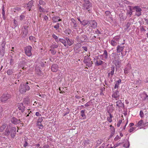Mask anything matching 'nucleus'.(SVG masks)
I'll use <instances>...</instances> for the list:
<instances>
[{"instance_id": "nucleus-1", "label": "nucleus", "mask_w": 148, "mask_h": 148, "mask_svg": "<svg viewBox=\"0 0 148 148\" xmlns=\"http://www.w3.org/2000/svg\"><path fill=\"white\" fill-rule=\"evenodd\" d=\"M30 84L28 82L24 84H20L19 88V91L22 94H24L26 92V90L28 91L30 90Z\"/></svg>"}, {"instance_id": "nucleus-2", "label": "nucleus", "mask_w": 148, "mask_h": 148, "mask_svg": "<svg viewBox=\"0 0 148 148\" xmlns=\"http://www.w3.org/2000/svg\"><path fill=\"white\" fill-rule=\"evenodd\" d=\"M82 32L79 33V35L77 36L76 40L79 43H83L84 42L88 40V39L86 35L83 34L81 35Z\"/></svg>"}, {"instance_id": "nucleus-3", "label": "nucleus", "mask_w": 148, "mask_h": 148, "mask_svg": "<svg viewBox=\"0 0 148 148\" xmlns=\"http://www.w3.org/2000/svg\"><path fill=\"white\" fill-rule=\"evenodd\" d=\"M11 97V95L8 94H3L1 96L0 98L1 102L3 103H5Z\"/></svg>"}, {"instance_id": "nucleus-4", "label": "nucleus", "mask_w": 148, "mask_h": 148, "mask_svg": "<svg viewBox=\"0 0 148 148\" xmlns=\"http://www.w3.org/2000/svg\"><path fill=\"white\" fill-rule=\"evenodd\" d=\"M32 47L29 45L25 47L24 48V51L26 55L30 57L32 55Z\"/></svg>"}, {"instance_id": "nucleus-5", "label": "nucleus", "mask_w": 148, "mask_h": 148, "mask_svg": "<svg viewBox=\"0 0 148 148\" xmlns=\"http://www.w3.org/2000/svg\"><path fill=\"white\" fill-rule=\"evenodd\" d=\"M26 104L25 103H18L17 106L18 110L21 111L22 113L23 112L25 111V108L26 106V104H27L28 101H26Z\"/></svg>"}, {"instance_id": "nucleus-6", "label": "nucleus", "mask_w": 148, "mask_h": 148, "mask_svg": "<svg viewBox=\"0 0 148 148\" xmlns=\"http://www.w3.org/2000/svg\"><path fill=\"white\" fill-rule=\"evenodd\" d=\"M11 127H12V124H10L7 126L5 132L3 133L4 135L8 136L10 134Z\"/></svg>"}, {"instance_id": "nucleus-7", "label": "nucleus", "mask_w": 148, "mask_h": 148, "mask_svg": "<svg viewBox=\"0 0 148 148\" xmlns=\"http://www.w3.org/2000/svg\"><path fill=\"white\" fill-rule=\"evenodd\" d=\"M10 135L11 137L14 138L16 135V128L15 127H11Z\"/></svg>"}, {"instance_id": "nucleus-8", "label": "nucleus", "mask_w": 148, "mask_h": 148, "mask_svg": "<svg viewBox=\"0 0 148 148\" xmlns=\"http://www.w3.org/2000/svg\"><path fill=\"white\" fill-rule=\"evenodd\" d=\"M11 122L15 125H17L21 122L20 119H18L15 117H13L11 119Z\"/></svg>"}, {"instance_id": "nucleus-9", "label": "nucleus", "mask_w": 148, "mask_h": 148, "mask_svg": "<svg viewBox=\"0 0 148 148\" xmlns=\"http://www.w3.org/2000/svg\"><path fill=\"white\" fill-rule=\"evenodd\" d=\"M89 24L90 25V26L93 28L96 27L97 26V23L95 21L93 20L89 21Z\"/></svg>"}, {"instance_id": "nucleus-10", "label": "nucleus", "mask_w": 148, "mask_h": 148, "mask_svg": "<svg viewBox=\"0 0 148 148\" xmlns=\"http://www.w3.org/2000/svg\"><path fill=\"white\" fill-rule=\"evenodd\" d=\"M94 62L95 61V64L96 66H98L101 65L103 62L99 59L94 58Z\"/></svg>"}, {"instance_id": "nucleus-11", "label": "nucleus", "mask_w": 148, "mask_h": 148, "mask_svg": "<svg viewBox=\"0 0 148 148\" xmlns=\"http://www.w3.org/2000/svg\"><path fill=\"white\" fill-rule=\"evenodd\" d=\"M127 7L129 9V10H127L126 12V15H130V17H131L132 14V12H133L132 9V6H128Z\"/></svg>"}, {"instance_id": "nucleus-12", "label": "nucleus", "mask_w": 148, "mask_h": 148, "mask_svg": "<svg viewBox=\"0 0 148 148\" xmlns=\"http://www.w3.org/2000/svg\"><path fill=\"white\" fill-rule=\"evenodd\" d=\"M71 25L74 29H76V27H77V24L76 21L74 18H72L71 19Z\"/></svg>"}, {"instance_id": "nucleus-13", "label": "nucleus", "mask_w": 148, "mask_h": 148, "mask_svg": "<svg viewBox=\"0 0 148 148\" xmlns=\"http://www.w3.org/2000/svg\"><path fill=\"white\" fill-rule=\"evenodd\" d=\"M58 69V66L56 64H53L51 67V70L53 72H57Z\"/></svg>"}, {"instance_id": "nucleus-14", "label": "nucleus", "mask_w": 148, "mask_h": 148, "mask_svg": "<svg viewBox=\"0 0 148 148\" xmlns=\"http://www.w3.org/2000/svg\"><path fill=\"white\" fill-rule=\"evenodd\" d=\"M119 92L117 89L115 91L113 94L112 95V97L115 99L119 98Z\"/></svg>"}, {"instance_id": "nucleus-15", "label": "nucleus", "mask_w": 148, "mask_h": 148, "mask_svg": "<svg viewBox=\"0 0 148 148\" xmlns=\"http://www.w3.org/2000/svg\"><path fill=\"white\" fill-rule=\"evenodd\" d=\"M124 48V46L121 45V44H120V45H118L116 47L117 52L120 53L122 52Z\"/></svg>"}, {"instance_id": "nucleus-16", "label": "nucleus", "mask_w": 148, "mask_h": 148, "mask_svg": "<svg viewBox=\"0 0 148 148\" xmlns=\"http://www.w3.org/2000/svg\"><path fill=\"white\" fill-rule=\"evenodd\" d=\"M33 1L31 0L29 1L28 3L26 5H27V7L28 8L29 11L31 10L32 6L34 5H33Z\"/></svg>"}, {"instance_id": "nucleus-17", "label": "nucleus", "mask_w": 148, "mask_h": 148, "mask_svg": "<svg viewBox=\"0 0 148 148\" xmlns=\"http://www.w3.org/2000/svg\"><path fill=\"white\" fill-rule=\"evenodd\" d=\"M92 7V5L90 3L89 4H83V9L84 10H88L90 7Z\"/></svg>"}, {"instance_id": "nucleus-18", "label": "nucleus", "mask_w": 148, "mask_h": 148, "mask_svg": "<svg viewBox=\"0 0 148 148\" xmlns=\"http://www.w3.org/2000/svg\"><path fill=\"white\" fill-rule=\"evenodd\" d=\"M65 40L67 42L68 45L69 46H71L74 43L73 40L72 39H70L68 38H66Z\"/></svg>"}, {"instance_id": "nucleus-19", "label": "nucleus", "mask_w": 148, "mask_h": 148, "mask_svg": "<svg viewBox=\"0 0 148 148\" xmlns=\"http://www.w3.org/2000/svg\"><path fill=\"white\" fill-rule=\"evenodd\" d=\"M116 106L118 108L122 107L124 106V104L122 103L121 101L120 100H118L116 102Z\"/></svg>"}, {"instance_id": "nucleus-20", "label": "nucleus", "mask_w": 148, "mask_h": 148, "mask_svg": "<svg viewBox=\"0 0 148 148\" xmlns=\"http://www.w3.org/2000/svg\"><path fill=\"white\" fill-rule=\"evenodd\" d=\"M143 97H142V100L143 101H145L148 99V95L145 92H144L142 94Z\"/></svg>"}, {"instance_id": "nucleus-21", "label": "nucleus", "mask_w": 148, "mask_h": 148, "mask_svg": "<svg viewBox=\"0 0 148 148\" xmlns=\"http://www.w3.org/2000/svg\"><path fill=\"white\" fill-rule=\"evenodd\" d=\"M132 9L135 10L136 12H141L142 10L138 6H132Z\"/></svg>"}, {"instance_id": "nucleus-22", "label": "nucleus", "mask_w": 148, "mask_h": 148, "mask_svg": "<svg viewBox=\"0 0 148 148\" xmlns=\"http://www.w3.org/2000/svg\"><path fill=\"white\" fill-rule=\"evenodd\" d=\"M21 63L23 65H25L27 63V60L24 57H22L21 59Z\"/></svg>"}, {"instance_id": "nucleus-23", "label": "nucleus", "mask_w": 148, "mask_h": 148, "mask_svg": "<svg viewBox=\"0 0 148 148\" xmlns=\"http://www.w3.org/2000/svg\"><path fill=\"white\" fill-rule=\"evenodd\" d=\"M89 21L84 20L81 22V24L84 26L89 23Z\"/></svg>"}, {"instance_id": "nucleus-24", "label": "nucleus", "mask_w": 148, "mask_h": 148, "mask_svg": "<svg viewBox=\"0 0 148 148\" xmlns=\"http://www.w3.org/2000/svg\"><path fill=\"white\" fill-rule=\"evenodd\" d=\"M85 111V110H82L81 112V116L83 118V119H84L86 118V116L84 113Z\"/></svg>"}, {"instance_id": "nucleus-25", "label": "nucleus", "mask_w": 148, "mask_h": 148, "mask_svg": "<svg viewBox=\"0 0 148 148\" xmlns=\"http://www.w3.org/2000/svg\"><path fill=\"white\" fill-rule=\"evenodd\" d=\"M14 72V70L13 69H8L7 71V73L8 75H12Z\"/></svg>"}, {"instance_id": "nucleus-26", "label": "nucleus", "mask_w": 148, "mask_h": 148, "mask_svg": "<svg viewBox=\"0 0 148 148\" xmlns=\"http://www.w3.org/2000/svg\"><path fill=\"white\" fill-rule=\"evenodd\" d=\"M66 41V40L60 38L59 39V41L63 43L65 46L67 45Z\"/></svg>"}, {"instance_id": "nucleus-27", "label": "nucleus", "mask_w": 148, "mask_h": 148, "mask_svg": "<svg viewBox=\"0 0 148 148\" xmlns=\"http://www.w3.org/2000/svg\"><path fill=\"white\" fill-rule=\"evenodd\" d=\"M143 121L142 120H141L138 122V123L136 125V126L137 127H140V128H141V127H140L141 126L142 127L143 126Z\"/></svg>"}, {"instance_id": "nucleus-28", "label": "nucleus", "mask_w": 148, "mask_h": 148, "mask_svg": "<svg viewBox=\"0 0 148 148\" xmlns=\"http://www.w3.org/2000/svg\"><path fill=\"white\" fill-rule=\"evenodd\" d=\"M60 18L58 16H54L52 17V19L53 22L56 23L58 22V19Z\"/></svg>"}, {"instance_id": "nucleus-29", "label": "nucleus", "mask_w": 148, "mask_h": 148, "mask_svg": "<svg viewBox=\"0 0 148 148\" xmlns=\"http://www.w3.org/2000/svg\"><path fill=\"white\" fill-rule=\"evenodd\" d=\"M5 53V48H1L0 49V54L2 56H3Z\"/></svg>"}, {"instance_id": "nucleus-30", "label": "nucleus", "mask_w": 148, "mask_h": 148, "mask_svg": "<svg viewBox=\"0 0 148 148\" xmlns=\"http://www.w3.org/2000/svg\"><path fill=\"white\" fill-rule=\"evenodd\" d=\"M110 44L113 46H116L117 45V43L114 40L112 39L111 41Z\"/></svg>"}, {"instance_id": "nucleus-31", "label": "nucleus", "mask_w": 148, "mask_h": 148, "mask_svg": "<svg viewBox=\"0 0 148 148\" xmlns=\"http://www.w3.org/2000/svg\"><path fill=\"white\" fill-rule=\"evenodd\" d=\"M90 141L89 140H85L83 144V145L84 147H86L87 145L90 144Z\"/></svg>"}, {"instance_id": "nucleus-32", "label": "nucleus", "mask_w": 148, "mask_h": 148, "mask_svg": "<svg viewBox=\"0 0 148 148\" xmlns=\"http://www.w3.org/2000/svg\"><path fill=\"white\" fill-rule=\"evenodd\" d=\"M115 68L114 66V65L112 66L111 67V71L110 72V75L112 76L114 74V71Z\"/></svg>"}, {"instance_id": "nucleus-33", "label": "nucleus", "mask_w": 148, "mask_h": 148, "mask_svg": "<svg viewBox=\"0 0 148 148\" xmlns=\"http://www.w3.org/2000/svg\"><path fill=\"white\" fill-rule=\"evenodd\" d=\"M86 56H85V59H84V63H87V62H90L91 59L89 58V56H88V58H85Z\"/></svg>"}, {"instance_id": "nucleus-34", "label": "nucleus", "mask_w": 148, "mask_h": 148, "mask_svg": "<svg viewBox=\"0 0 148 148\" xmlns=\"http://www.w3.org/2000/svg\"><path fill=\"white\" fill-rule=\"evenodd\" d=\"M130 146V143L128 141L125 144H123V146L126 148H128Z\"/></svg>"}, {"instance_id": "nucleus-35", "label": "nucleus", "mask_w": 148, "mask_h": 148, "mask_svg": "<svg viewBox=\"0 0 148 148\" xmlns=\"http://www.w3.org/2000/svg\"><path fill=\"white\" fill-rule=\"evenodd\" d=\"M110 117H107V120L110 123L112 121V116L110 113H109Z\"/></svg>"}, {"instance_id": "nucleus-36", "label": "nucleus", "mask_w": 148, "mask_h": 148, "mask_svg": "<svg viewBox=\"0 0 148 148\" xmlns=\"http://www.w3.org/2000/svg\"><path fill=\"white\" fill-rule=\"evenodd\" d=\"M103 55L104 56V58L106 59H107V58L108 56V53L106 50H105L104 51V53Z\"/></svg>"}, {"instance_id": "nucleus-37", "label": "nucleus", "mask_w": 148, "mask_h": 148, "mask_svg": "<svg viewBox=\"0 0 148 148\" xmlns=\"http://www.w3.org/2000/svg\"><path fill=\"white\" fill-rule=\"evenodd\" d=\"M120 36H114L113 38V39L115 41L117 42V41H119V40L120 39Z\"/></svg>"}, {"instance_id": "nucleus-38", "label": "nucleus", "mask_w": 148, "mask_h": 148, "mask_svg": "<svg viewBox=\"0 0 148 148\" xmlns=\"http://www.w3.org/2000/svg\"><path fill=\"white\" fill-rule=\"evenodd\" d=\"M86 64V66H87L88 67H91L92 66V61L91 62H87V63H85Z\"/></svg>"}, {"instance_id": "nucleus-39", "label": "nucleus", "mask_w": 148, "mask_h": 148, "mask_svg": "<svg viewBox=\"0 0 148 148\" xmlns=\"http://www.w3.org/2000/svg\"><path fill=\"white\" fill-rule=\"evenodd\" d=\"M71 29L69 28H68L65 30L64 31V32L65 34L69 35L71 33Z\"/></svg>"}, {"instance_id": "nucleus-40", "label": "nucleus", "mask_w": 148, "mask_h": 148, "mask_svg": "<svg viewBox=\"0 0 148 148\" xmlns=\"http://www.w3.org/2000/svg\"><path fill=\"white\" fill-rule=\"evenodd\" d=\"M6 127V125L4 124L2 125L0 128V131L2 132Z\"/></svg>"}, {"instance_id": "nucleus-41", "label": "nucleus", "mask_w": 148, "mask_h": 148, "mask_svg": "<svg viewBox=\"0 0 148 148\" xmlns=\"http://www.w3.org/2000/svg\"><path fill=\"white\" fill-rule=\"evenodd\" d=\"M50 51H51V54L53 55L55 54L56 53V51L54 49L51 48V49L50 50Z\"/></svg>"}, {"instance_id": "nucleus-42", "label": "nucleus", "mask_w": 148, "mask_h": 148, "mask_svg": "<svg viewBox=\"0 0 148 148\" xmlns=\"http://www.w3.org/2000/svg\"><path fill=\"white\" fill-rule=\"evenodd\" d=\"M42 118H44V117H41L39 118L37 123H41L42 121H43Z\"/></svg>"}, {"instance_id": "nucleus-43", "label": "nucleus", "mask_w": 148, "mask_h": 148, "mask_svg": "<svg viewBox=\"0 0 148 148\" xmlns=\"http://www.w3.org/2000/svg\"><path fill=\"white\" fill-rule=\"evenodd\" d=\"M58 44H55L52 45L51 46V48L54 49V48H57L58 47Z\"/></svg>"}, {"instance_id": "nucleus-44", "label": "nucleus", "mask_w": 148, "mask_h": 148, "mask_svg": "<svg viewBox=\"0 0 148 148\" xmlns=\"http://www.w3.org/2000/svg\"><path fill=\"white\" fill-rule=\"evenodd\" d=\"M29 39L31 41H33L35 42H36L35 40V37L32 36H30L29 37Z\"/></svg>"}, {"instance_id": "nucleus-45", "label": "nucleus", "mask_w": 148, "mask_h": 148, "mask_svg": "<svg viewBox=\"0 0 148 148\" xmlns=\"http://www.w3.org/2000/svg\"><path fill=\"white\" fill-rule=\"evenodd\" d=\"M37 125L38 126H39L38 128L39 129H42L43 127V125L41 124V123H37Z\"/></svg>"}, {"instance_id": "nucleus-46", "label": "nucleus", "mask_w": 148, "mask_h": 148, "mask_svg": "<svg viewBox=\"0 0 148 148\" xmlns=\"http://www.w3.org/2000/svg\"><path fill=\"white\" fill-rule=\"evenodd\" d=\"M92 102L89 101L86 103L84 105L86 107H88L91 106L92 104Z\"/></svg>"}, {"instance_id": "nucleus-47", "label": "nucleus", "mask_w": 148, "mask_h": 148, "mask_svg": "<svg viewBox=\"0 0 148 148\" xmlns=\"http://www.w3.org/2000/svg\"><path fill=\"white\" fill-rule=\"evenodd\" d=\"M131 25V23H130L129 22H127L125 25L126 28H125V29H128L130 27Z\"/></svg>"}, {"instance_id": "nucleus-48", "label": "nucleus", "mask_w": 148, "mask_h": 148, "mask_svg": "<svg viewBox=\"0 0 148 148\" xmlns=\"http://www.w3.org/2000/svg\"><path fill=\"white\" fill-rule=\"evenodd\" d=\"M5 44L6 43L5 42H3L1 45V48H5Z\"/></svg>"}, {"instance_id": "nucleus-49", "label": "nucleus", "mask_w": 148, "mask_h": 148, "mask_svg": "<svg viewBox=\"0 0 148 148\" xmlns=\"http://www.w3.org/2000/svg\"><path fill=\"white\" fill-rule=\"evenodd\" d=\"M39 3L40 5H44L45 4V2L42 0H40L39 1Z\"/></svg>"}, {"instance_id": "nucleus-50", "label": "nucleus", "mask_w": 148, "mask_h": 148, "mask_svg": "<svg viewBox=\"0 0 148 148\" xmlns=\"http://www.w3.org/2000/svg\"><path fill=\"white\" fill-rule=\"evenodd\" d=\"M38 7L39 8V10L40 12H42L44 11V9L42 8H41V6L40 5H38Z\"/></svg>"}, {"instance_id": "nucleus-51", "label": "nucleus", "mask_w": 148, "mask_h": 148, "mask_svg": "<svg viewBox=\"0 0 148 148\" xmlns=\"http://www.w3.org/2000/svg\"><path fill=\"white\" fill-rule=\"evenodd\" d=\"M59 27V23H57L56 25L54 26V28L56 29H58Z\"/></svg>"}, {"instance_id": "nucleus-52", "label": "nucleus", "mask_w": 148, "mask_h": 148, "mask_svg": "<svg viewBox=\"0 0 148 148\" xmlns=\"http://www.w3.org/2000/svg\"><path fill=\"white\" fill-rule=\"evenodd\" d=\"M140 116L142 118L144 116V113L143 111L142 110H140Z\"/></svg>"}, {"instance_id": "nucleus-53", "label": "nucleus", "mask_w": 148, "mask_h": 148, "mask_svg": "<svg viewBox=\"0 0 148 148\" xmlns=\"http://www.w3.org/2000/svg\"><path fill=\"white\" fill-rule=\"evenodd\" d=\"M28 34V30H24L23 31V34L25 35V36H26Z\"/></svg>"}, {"instance_id": "nucleus-54", "label": "nucleus", "mask_w": 148, "mask_h": 148, "mask_svg": "<svg viewBox=\"0 0 148 148\" xmlns=\"http://www.w3.org/2000/svg\"><path fill=\"white\" fill-rule=\"evenodd\" d=\"M84 2V4H89L90 2L89 0H83Z\"/></svg>"}, {"instance_id": "nucleus-55", "label": "nucleus", "mask_w": 148, "mask_h": 148, "mask_svg": "<svg viewBox=\"0 0 148 148\" xmlns=\"http://www.w3.org/2000/svg\"><path fill=\"white\" fill-rule=\"evenodd\" d=\"M25 17V16L24 15H21L20 16V19L21 21H22V20H23L24 19Z\"/></svg>"}, {"instance_id": "nucleus-56", "label": "nucleus", "mask_w": 148, "mask_h": 148, "mask_svg": "<svg viewBox=\"0 0 148 148\" xmlns=\"http://www.w3.org/2000/svg\"><path fill=\"white\" fill-rule=\"evenodd\" d=\"M122 122V120H119L118 123H117V127H120L121 124V123Z\"/></svg>"}, {"instance_id": "nucleus-57", "label": "nucleus", "mask_w": 148, "mask_h": 148, "mask_svg": "<svg viewBox=\"0 0 148 148\" xmlns=\"http://www.w3.org/2000/svg\"><path fill=\"white\" fill-rule=\"evenodd\" d=\"M120 138V137L119 136L117 135L114 138V140L115 141H116Z\"/></svg>"}, {"instance_id": "nucleus-58", "label": "nucleus", "mask_w": 148, "mask_h": 148, "mask_svg": "<svg viewBox=\"0 0 148 148\" xmlns=\"http://www.w3.org/2000/svg\"><path fill=\"white\" fill-rule=\"evenodd\" d=\"M121 144H122V143H118L117 144H116L115 145H114V148H115L116 147L119 145H121Z\"/></svg>"}, {"instance_id": "nucleus-59", "label": "nucleus", "mask_w": 148, "mask_h": 148, "mask_svg": "<svg viewBox=\"0 0 148 148\" xmlns=\"http://www.w3.org/2000/svg\"><path fill=\"white\" fill-rule=\"evenodd\" d=\"M105 13L106 15L107 16H110L111 14V13L109 11H107L105 12Z\"/></svg>"}, {"instance_id": "nucleus-60", "label": "nucleus", "mask_w": 148, "mask_h": 148, "mask_svg": "<svg viewBox=\"0 0 148 148\" xmlns=\"http://www.w3.org/2000/svg\"><path fill=\"white\" fill-rule=\"evenodd\" d=\"M28 145V143L26 141H25L23 145L24 147H26Z\"/></svg>"}, {"instance_id": "nucleus-61", "label": "nucleus", "mask_w": 148, "mask_h": 148, "mask_svg": "<svg viewBox=\"0 0 148 148\" xmlns=\"http://www.w3.org/2000/svg\"><path fill=\"white\" fill-rule=\"evenodd\" d=\"M14 10L16 11H19L21 10V8H20L16 7L14 8Z\"/></svg>"}, {"instance_id": "nucleus-62", "label": "nucleus", "mask_w": 148, "mask_h": 148, "mask_svg": "<svg viewBox=\"0 0 148 148\" xmlns=\"http://www.w3.org/2000/svg\"><path fill=\"white\" fill-rule=\"evenodd\" d=\"M141 14L142 13L141 12H136V13L135 14V15L138 17L141 15Z\"/></svg>"}, {"instance_id": "nucleus-63", "label": "nucleus", "mask_w": 148, "mask_h": 148, "mask_svg": "<svg viewBox=\"0 0 148 148\" xmlns=\"http://www.w3.org/2000/svg\"><path fill=\"white\" fill-rule=\"evenodd\" d=\"M52 37L55 40H56L58 38L57 36H56L55 34H53L52 35Z\"/></svg>"}, {"instance_id": "nucleus-64", "label": "nucleus", "mask_w": 148, "mask_h": 148, "mask_svg": "<svg viewBox=\"0 0 148 148\" xmlns=\"http://www.w3.org/2000/svg\"><path fill=\"white\" fill-rule=\"evenodd\" d=\"M95 33L97 34H101V32L99 31L97 29L95 32Z\"/></svg>"}]
</instances>
